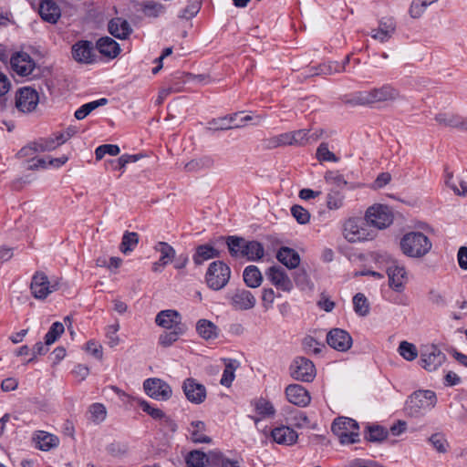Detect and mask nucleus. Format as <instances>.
Returning a JSON list of instances; mask_svg holds the SVG:
<instances>
[{
	"instance_id": "37998d69",
	"label": "nucleus",
	"mask_w": 467,
	"mask_h": 467,
	"mask_svg": "<svg viewBox=\"0 0 467 467\" xmlns=\"http://www.w3.org/2000/svg\"><path fill=\"white\" fill-rule=\"evenodd\" d=\"M389 431L379 425L368 426L365 439L370 442H381L388 437Z\"/></svg>"
},
{
	"instance_id": "13d9d810",
	"label": "nucleus",
	"mask_w": 467,
	"mask_h": 467,
	"mask_svg": "<svg viewBox=\"0 0 467 467\" xmlns=\"http://www.w3.org/2000/svg\"><path fill=\"white\" fill-rule=\"evenodd\" d=\"M291 213L300 224H306L310 220V213L308 211L300 205H293L291 207Z\"/></svg>"
},
{
	"instance_id": "5701e85b",
	"label": "nucleus",
	"mask_w": 467,
	"mask_h": 467,
	"mask_svg": "<svg viewBox=\"0 0 467 467\" xmlns=\"http://www.w3.org/2000/svg\"><path fill=\"white\" fill-rule=\"evenodd\" d=\"M72 56L78 62L92 63L95 57L92 43L89 41H78L72 47Z\"/></svg>"
},
{
	"instance_id": "e433bc0d",
	"label": "nucleus",
	"mask_w": 467,
	"mask_h": 467,
	"mask_svg": "<svg viewBox=\"0 0 467 467\" xmlns=\"http://www.w3.org/2000/svg\"><path fill=\"white\" fill-rule=\"evenodd\" d=\"M344 234L349 242L364 240V234L355 219H348L344 224Z\"/></svg>"
},
{
	"instance_id": "7c9ffc66",
	"label": "nucleus",
	"mask_w": 467,
	"mask_h": 467,
	"mask_svg": "<svg viewBox=\"0 0 467 467\" xmlns=\"http://www.w3.org/2000/svg\"><path fill=\"white\" fill-rule=\"evenodd\" d=\"M39 15L43 20L56 24L58 20V7L54 1L44 0L39 6Z\"/></svg>"
},
{
	"instance_id": "f8f14e48",
	"label": "nucleus",
	"mask_w": 467,
	"mask_h": 467,
	"mask_svg": "<svg viewBox=\"0 0 467 467\" xmlns=\"http://www.w3.org/2000/svg\"><path fill=\"white\" fill-rule=\"evenodd\" d=\"M182 389L186 399L193 404H201L206 399L207 391L205 386L193 378L184 379Z\"/></svg>"
},
{
	"instance_id": "a18cd8bd",
	"label": "nucleus",
	"mask_w": 467,
	"mask_h": 467,
	"mask_svg": "<svg viewBox=\"0 0 467 467\" xmlns=\"http://www.w3.org/2000/svg\"><path fill=\"white\" fill-rule=\"evenodd\" d=\"M245 247L244 257L250 261L260 260L265 254L263 244L257 241H248Z\"/></svg>"
},
{
	"instance_id": "69168bd1",
	"label": "nucleus",
	"mask_w": 467,
	"mask_h": 467,
	"mask_svg": "<svg viewBox=\"0 0 467 467\" xmlns=\"http://www.w3.org/2000/svg\"><path fill=\"white\" fill-rule=\"evenodd\" d=\"M56 438L48 433L42 432L37 436V444L40 450L47 451L55 445Z\"/></svg>"
},
{
	"instance_id": "3c124183",
	"label": "nucleus",
	"mask_w": 467,
	"mask_h": 467,
	"mask_svg": "<svg viewBox=\"0 0 467 467\" xmlns=\"http://www.w3.org/2000/svg\"><path fill=\"white\" fill-rule=\"evenodd\" d=\"M399 353L406 360L411 361L414 360L418 356V351L416 347L409 343L407 341L400 342L399 346Z\"/></svg>"
},
{
	"instance_id": "338daca9",
	"label": "nucleus",
	"mask_w": 467,
	"mask_h": 467,
	"mask_svg": "<svg viewBox=\"0 0 467 467\" xmlns=\"http://www.w3.org/2000/svg\"><path fill=\"white\" fill-rule=\"evenodd\" d=\"M227 121L228 117H222L213 119L212 121L209 122V124L211 125V129H213L215 130H224L241 127L240 125H230L229 122Z\"/></svg>"
},
{
	"instance_id": "4c0bfd02",
	"label": "nucleus",
	"mask_w": 467,
	"mask_h": 467,
	"mask_svg": "<svg viewBox=\"0 0 467 467\" xmlns=\"http://www.w3.org/2000/svg\"><path fill=\"white\" fill-rule=\"evenodd\" d=\"M344 70V65H339L337 62H328L320 64L317 67H311L309 70V76L331 75L333 73H338Z\"/></svg>"
},
{
	"instance_id": "f03ea898",
	"label": "nucleus",
	"mask_w": 467,
	"mask_h": 467,
	"mask_svg": "<svg viewBox=\"0 0 467 467\" xmlns=\"http://www.w3.org/2000/svg\"><path fill=\"white\" fill-rule=\"evenodd\" d=\"M432 247L429 237L420 232H410L400 239L402 253L411 258H422Z\"/></svg>"
},
{
	"instance_id": "4be33fe9",
	"label": "nucleus",
	"mask_w": 467,
	"mask_h": 467,
	"mask_svg": "<svg viewBox=\"0 0 467 467\" xmlns=\"http://www.w3.org/2000/svg\"><path fill=\"white\" fill-rule=\"evenodd\" d=\"M396 30V23L392 17H384L379 23V27L372 29L370 36L380 42L388 41Z\"/></svg>"
},
{
	"instance_id": "4d7b16f0",
	"label": "nucleus",
	"mask_w": 467,
	"mask_h": 467,
	"mask_svg": "<svg viewBox=\"0 0 467 467\" xmlns=\"http://www.w3.org/2000/svg\"><path fill=\"white\" fill-rule=\"evenodd\" d=\"M317 158L320 161H334L337 162L338 158L329 150L327 143H321L317 150Z\"/></svg>"
},
{
	"instance_id": "5fc2aeb1",
	"label": "nucleus",
	"mask_w": 467,
	"mask_h": 467,
	"mask_svg": "<svg viewBox=\"0 0 467 467\" xmlns=\"http://www.w3.org/2000/svg\"><path fill=\"white\" fill-rule=\"evenodd\" d=\"M120 150L118 145L114 144H103L99 146L96 150V159L98 161L101 160L106 154L110 156H117L119 153Z\"/></svg>"
},
{
	"instance_id": "f257e3e1",
	"label": "nucleus",
	"mask_w": 467,
	"mask_h": 467,
	"mask_svg": "<svg viewBox=\"0 0 467 467\" xmlns=\"http://www.w3.org/2000/svg\"><path fill=\"white\" fill-rule=\"evenodd\" d=\"M399 97L398 89L386 84L379 88L355 92L346 100V103L352 106H369L375 103L394 101Z\"/></svg>"
},
{
	"instance_id": "f3484780",
	"label": "nucleus",
	"mask_w": 467,
	"mask_h": 467,
	"mask_svg": "<svg viewBox=\"0 0 467 467\" xmlns=\"http://www.w3.org/2000/svg\"><path fill=\"white\" fill-rule=\"evenodd\" d=\"M327 344L337 351L345 352L352 346L351 336L344 329L333 328L327 335Z\"/></svg>"
},
{
	"instance_id": "b1692460",
	"label": "nucleus",
	"mask_w": 467,
	"mask_h": 467,
	"mask_svg": "<svg viewBox=\"0 0 467 467\" xmlns=\"http://www.w3.org/2000/svg\"><path fill=\"white\" fill-rule=\"evenodd\" d=\"M31 293L37 299H44L51 293L47 277L41 273H36L30 285Z\"/></svg>"
},
{
	"instance_id": "603ef678",
	"label": "nucleus",
	"mask_w": 467,
	"mask_h": 467,
	"mask_svg": "<svg viewBox=\"0 0 467 467\" xmlns=\"http://www.w3.org/2000/svg\"><path fill=\"white\" fill-rule=\"evenodd\" d=\"M344 204V195L337 192L332 191L327 196V206L329 210L340 209Z\"/></svg>"
},
{
	"instance_id": "49530a36",
	"label": "nucleus",
	"mask_w": 467,
	"mask_h": 467,
	"mask_svg": "<svg viewBox=\"0 0 467 467\" xmlns=\"http://www.w3.org/2000/svg\"><path fill=\"white\" fill-rule=\"evenodd\" d=\"M353 306L355 312L360 317H366L369 313V304L368 302L367 297L361 294L358 293L353 297Z\"/></svg>"
},
{
	"instance_id": "473e14b6",
	"label": "nucleus",
	"mask_w": 467,
	"mask_h": 467,
	"mask_svg": "<svg viewBox=\"0 0 467 467\" xmlns=\"http://www.w3.org/2000/svg\"><path fill=\"white\" fill-rule=\"evenodd\" d=\"M139 406L154 420H164L165 422L169 423L172 431L176 430V424L161 410L150 406L146 400H139Z\"/></svg>"
},
{
	"instance_id": "58836bf2",
	"label": "nucleus",
	"mask_w": 467,
	"mask_h": 467,
	"mask_svg": "<svg viewBox=\"0 0 467 467\" xmlns=\"http://www.w3.org/2000/svg\"><path fill=\"white\" fill-rule=\"evenodd\" d=\"M185 327H177L176 329L166 330L159 336L158 343L163 348H168L176 342L185 333Z\"/></svg>"
},
{
	"instance_id": "cd10ccee",
	"label": "nucleus",
	"mask_w": 467,
	"mask_h": 467,
	"mask_svg": "<svg viewBox=\"0 0 467 467\" xmlns=\"http://www.w3.org/2000/svg\"><path fill=\"white\" fill-rule=\"evenodd\" d=\"M190 439L194 443H210L212 439L205 434L206 425L202 420L192 421L188 428Z\"/></svg>"
},
{
	"instance_id": "bf43d9fd",
	"label": "nucleus",
	"mask_w": 467,
	"mask_h": 467,
	"mask_svg": "<svg viewBox=\"0 0 467 467\" xmlns=\"http://www.w3.org/2000/svg\"><path fill=\"white\" fill-rule=\"evenodd\" d=\"M325 180L327 183L333 184L338 188H343L348 183L344 177L337 171H327Z\"/></svg>"
},
{
	"instance_id": "680f3d73",
	"label": "nucleus",
	"mask_w": 467,
	"mask_h": 467,
	"mask_svg": "<svg viewBox=\"0 0 467 467\" xmlns=\"http://www.w3.org/2000/svg\"><path fill=\"white\" fill-rule=\"evenodd\" d=\"M255 409L256 411L264 417L273 416L275 412L273 404L264 399H261L256 402Z\"/></svg>"
},
{
	"instance_id": "4468645a",
	"label": "nucleus",
	"mask_w": 467,
	"mask_h": 467,
	"mask_svg": "<svg viewBox=\"0 0 467 467\" xmlns=\"http://www.w3.org/2000/svg\"><path fill=\"white\" fill-rule=\"evenodd\" d=\"M39 101L37 92L28 87L18 90L16 98V106L22 112H31L34 110Z\"/></svg>"
},
{
	"instance_id": "a211bd4d",
	"label": "nucleus",
	"mask_w": 467,
	"mask_h": 467,
	"mask_svg": "<svg viewBox=\"0 0 467 467\" xmlns=\"http://www.w3.org/2000/svg\"><path fill=\"white\" fill-rule=\"evenodd\" d=\"M287 400L298 407H306L311 401L309 392L299 384H290L285 389Z\"/></svg>"
},
{
	"instance_id": "7ed1b4c3",
	"label": "nucleus",
	"mask_w": 467,
	"mask_h": 467,
	"mask_svg": "<svg viewBox=\"0 0 467 467\" xmlns=\"http://www.w3.org/2000/svg\"><path fill=\"white\" fill-rule=\"evenodd\" d=\"M358 429V422L348 417H338L331 425L332 432L342 444H354L359 441Z\"/></svg>"
},
{
	"instance_id": "2f4dec72",
	"label": "nucleus",
	"mask_w": 467,
	"mask_h": 467,
	"mask_svg": "<svg viewBox=\"0 0 467 467\" xmlns=\"http://www.w3.org/2000/svg\"><path fill=\"white\" fill-rule=\"evenodd\" d=\"M224 369L220 383L224 387H230L235 378L234 372L239 368L240 362L233 358H223Z\"/></svg>"
},
{
	"instance_id": "c85d7f7f",
	"label": "nucleus",
	"mask_w": 467,
	"mask_h": 467,
	"mask_svg": "<svg viewBox=\"0 0 467 467\" xmlns=\"http://www.w3.org/2000/svg\"><path fill=\"white\" fill-rule=\"evenodd\" d=\"M97 48L100 54L109 58L116 57L119 52V45L111 37H101L97 42Z\"/></svg>"
},
{
	"instance_id": "e2e57ef3",
	"label": "nucleus",
	"mask_w": 467,
	"mask_h": 467,
	"mask_svg": "<svg viewBox=\"0 0 467 467\" xmlns=\"http://www.w3.org/2000/svg\"><path fill=\"white\" fill-rule=\"evenodd\" d=\"M291 146H305L308 144L307 130H298L291 132Z\"/></svg>"
},
{
	"instance_id": "412c9836",
	"label": "nucleus",
	"mask_w": 467,
	"mask_h": 467,
	"mask_svg": "<svg viewBox=\"0 0 467 467\" xmlns=\"http://www.w3.org/2000/svg\"><path fill=\"white\" fill-rule=\"evenodd\" d=\"M434 119L441 127L465 131L467 118L458 114L452 112H439L435 115Z\"/></svg>"
},
{
	"instance_id": "9b49d317",
	"label": "nucleus",
	"mask_w": 467,
	"mask_h": 467,
	"mask_svg": "<svg viewBox=\"0 0 467 467\" xmlns=\"http://www.w3.org/2000/svg\"><path fill=\"white\" fill-rule=\"evenodd\" d=\"M446 356L434 345L422 348L420 364L428 371L436 370L445 361Z\"/></svg>"
},
{
	"instance_id": "8fccbe9b",
	"label": "nucleus",
	"mask_w": 467,
	"mask_h": 467,
	"mask_svg": "<svg viewBox=\"0 0 467 467\" xmlns=\"http://www.w3.org/2000/svg\"><path fill=\"white\" fill-rule=\"evenodd\" d=\"M201 9V2L198 0H190L186 7L179 14V17L182 19H192Z\"/></svg>"
},
{
	"instance_id": "79ce46f5",
	"label": "nucleus",
	"mask_w": 467,
	"mask_h": 467,
	"mask_svg": "<svg viewBox=\"0 0 467 467\" xmlns=\"http://www.w3.org/2000/svg\"><path fill=\"white\" fill-rule=\"evenodd\" d=\"M139 243V234L135 232H126L122 236L119 250L124 254L132 252Z\"/></svg>"
},
{
	"instance_id": "c03bdc74",
	"label": "nucleus",
	"mask_w": 467,
	"mask_h": 467,
	"mask_svg": "<svg viewBox=\"0 0 467 467\" xmlns=\"http://www.w3.org/2000/svg\"><path fill=\"white\" fill-rule=\"evenodd\" d=\"M154 249L157 252L161 253L160 257V265H167L170 262H171L175 258V250L172 246H171L169 244L165 242H159Z\"/></svg>"
},
{
	"instance_id": "9d476101",
	"label": "nucleus",
	"mask_w": 467,
	"mask_h": 467,
	"mask_svg": "<svg viewBox=\"0 0 467 467\" xmlns=\"http://www.w3.org/2000/svg\"><path fill=\"white\" fill-rule=\"evenodd\" d=\"M143 389L149 397L157 400H168L172 395L171 386L157 378L147 379L143 382Z\"/></svg>"
},
{
	"instance_id": "0e129e2a",
	"label": "nucleus",
	"mask_w": 467,
	"mask_h": 467,
	"mask_svg": "<svg viewBox=\"0 0 467 467\" xmlns=\"http://www.w3.org/2000/svg\"><path fill=\"white\" fill-rule=\"evenodd\" d=\"M143 14L149 17H157L164 12V6L160 3H148L144 5Z\"/></svg>"
},
{
	"instance_id": "ea45409f",
	"label": "nucleus",
	"mask_w": 467,
	"mask_h": 467,
	"mask_svg": "<svg viewBox=\"0 0 467 467\" xmlns=\"http://www.w3.org/2000/svg\"><path fill=\"white\" fill-rule=\"evenodd\" d=\"M214 165V161L211 156H202L187 162L184 169L190 172H196L201 170L210 169Z\"/></svg>"
},
{
	"instance_id": "052dcab7",
	"label": "nucleus",
	"mask_w": 467,
	"mask_h": 467,
	"mask_svg": "<svg viewBox=\"0 0 467 467\" xmlns=\"http://www.w3.org/2000/svg\"><path fill=\"white\" fill-rule=\"evenodd\" d=\"M304 349L307 352H312L314 354H319L322 351V348H325L324 344L318 342L313 337H306L303 340Z\"/></svg>"
},
{
	"instance_id": "bb28decb",
	"label": "nucleus",
	"mask_w": 467,
	"mask_h": 467,
	"mask_svg": "<svg viewBox=\"0 0 467 467\" xmlns=\"http://www.w3.org/2000/svg\"><path fill=\"white\" fill-rule=\"evenodd\" d=\"M276 258L281 264L289 269H295L300 264V256L298 253L286 246H283L278 250Z\"/></svg>"
},
{
	"instance_id": "c9c22d12",
	"label": "nucleus",
	"mask_w": 467,
	"mask_h": 467,
	"mask_svg": "<svg viewBox=\"0 0 467 467\" xmlns=\"http://www.w3.org/2000/svg\"><path fill=\"white\" fill-rule=\"evenodd\" d=\"M243 276L246 285L252 288L260 286L263 281L262 274L255 265H249L245 267Z\"/></svg>"
},
{
	"instance_id": "ddd939ff",
	"label": "nucleus",
	"mask_w": 467,
	"mask_h": 467,
	"mask_svg": "<svg viewBox=\"0 0 467 467\" xmlns=\"http://www.w3.org/2000/svg\"><path fill=\"white\" fill-rule=\"evenodd\" d=\"M11 67L18 76L28 77L36 69V63L26 52H17L10 59Z\"/></svg>"
},
{
	"instance_id": "aec40b11",
	"label": "nucleus",
	"mask_w": 467,
	"mask_h": 467,
	"mask_svg": "<svg viewBox=\"0 0 467 467\" xmlns=\"http://www.w3.org/2000/svg\"><path fill=\"white\" fill-rule=\"evenodd\" d=\"M155 322L158 326L165 328L166 330L176 329L177 327H185L182 323L180 313L172 309L159 312L155 317Z\"/></svg>"
},
{
	"instance_id": "dca6fc26",
	"label": "nucleus",
	"mask_w": 467,
	"mask_h": 467,
	"mask_svg": "<svg viewBox=\"0 0 467 467\" xmlns=\"http://www.w3.org/2000/svg\"><path fill=\"white\" fill-rule=\"evenodd\" d=\"M230 304L235 310H249L256 304L255 296L246 289H235L230 296Z\"/></svg>"
},
{
	"instance_id": "864d4df0",
	"label": "nucleus",
	"mask_w": 467,
	"mask_h": 467,
	"mask_svg": "<svg viewBox=\"0 0 467 467\" xmlns=\"http://www.w3.org/2000/svg\"><path fill=\"white\" fill-rule=\"evenodd\" d=\"M88 413L90 415V420L94 422H101L105 420L107 415L106 408L101 403H94L88 409Z\"/></svg>"
},
{
	"instance_id": "774afa93",
	"label": "nucleus",
	"mask_w": 467,
	"mask_h": 467,
	"mask_svg": "<svg viewBox=\"0 0 467 467\" xmlns=\"http://www.w3.org/2000/svg\"><path fill=\"white\" fill-rule=\"evenodd\" d=\"M86 351L98 360H101L103 357V348L102 346L93 340L88 341L86 344Z\"/></svg>"
},
{
	"instance_id": "72a5a7b5",
	"label": "nucleus",
	"mask_w": 467,
	"mask_h": 467,
	"mask_svg": "<svg viewBox=\"0 0 467 467\" xmlns=\"http://www.w3.org/2000/svg\"><path fill=\"white\" fill-rule=\"evenodd\" d=\"M220 253L214 247L209 244H202L196 248V253L193 255V262L195 265H200L204 261L219 257Z\"/></svg>"
},
{
	"instance_id": "6e6d98bb",
	"label": "nucleus",
	"mask_w": 467,
	"mask_h": 467,
	"mask_svg": "<svg viewBox=\"0 0 467 467\" xmlns=\"http://www.w3.org/2000/svg\"><path fill=\"white\" fill-rule=\"evenodd\" d=\"M429 441L435 448V450L441 453H445L449 447V443L445 437L441 433L432 434L429 438Z\"/></svg>"
},
{
	"instance_id": "de8ad7c7",
	"label": "nucleus",
	"mask_w": 467,
	"mask_h": 467,
	"mask_svg": "<svg viewBox=\"0 0 467 467\" xmlns=\"http://www.w3.org/2000/svg\"><path fill=\"white\" fill-rule=\"evenodd\" d=\"M58 164V160L55 157L51 156H40L38 155L36 160L29 164V170H37V169H47L49 167H57Z\"/></svg>"
},
{
	"instance_id": "6e6552de",
	"label": "nucleus",
	"mask_w": 467,
	"mask_h": 467,
	"mask_svg": "<svg viewBox=\"0 0 467 467\" xmlns=\"http://www.w3.org/2000/svg\"><path fill=\"white\" fill-rule=\"evenodd\" d=\"M291 377L298 381L311 382L316 377L314 363L304 357L296 358L289 368Z\"/></svg>"
},
{
	"instance_id": "2eb2a0df",
	"label": "nucleus",
	"mask_w": 467,
	"mask_h": 467,
	"mask_svg": "<svg viewBox=\"0 0 467 467\" xmlns=\"http://www.w3.org/2000/svg\"><path fill=\"white\" fill-rule=\"evenodd\" d=\"M265 275L277 289L284 292H290L293 289V282L283 267L273 265L267 269Z\"/></svg>"
},
{
	"instance_id": "1a4fd4ad",
	"label": "nucleus",
	"mask_w": 467,
	"mask_h": 467,
	"mask_svg": "<svg viewBox=\"0 0 467 467\" xmlns=\"http://www.w3.org/2000/svg\"><path fill=\"white\" fill-rule=\"evenodd\" d=\"M58 147L57 139L41 140L37 142L30 143L19 150V156L29 159L30 164L33 163L39 154L55 150Z\"/></svg>"
},
{
	"instance_id": "6ab92c4d",
	"label": "nucleus",
	"mask_w": 467,
	"mask_h": 467,
	"mask_svg": "<svg viewBox=\"0 0 467 467\" xmlns=\"http://www.w3.org/2000/svg\"><path fill=\"white\" fill-rule=\"evenodd\" d=\"M58 338V321L54 322L44 337V343L37 342L32 348L33 358L28 360L32 361L37 356L46 355L49 351V347Z\"/></svg>"
},
{
	"instance_id": "f704fd0d",
	"label": "nucleus",
	"mask_w": 467,
	"mask_h": 467,
	"mask_svg": "<svg viewBox=\"0 0 467 467\" xmlns=\"http://www.w3.org/2000/svg\"><path fill=\"white\" fill-rule=\"evenodd\" d=\"M247 243L244 238L238 236H228L226 240L229 253L234 257H244Z\"/></svg>"
},
{
	"instance_id": "09e8293b",
	"label": "nucleus",
	"mask_w": 467,
	"mask_h": 467,
	"mask_svg": "<svg viewBox=\"0 0 467 467\" xmlns=\"http://www.w3.org/2000/svg\"><path fill=\"white\" fill-rule=\"evenodd\" d=\"M186 463L190 467H206V454L199 450L192 451L186 458Z\"/></svg>"
},
{
	"instance_id": "a878e982",
	"label": "nucleus",
	"mask_w": 467,
	"mask_h": 467,
	"mask_svg": "<svg viewBox=\"0 0 467 467\" xmlns=\"http://www.w3.org/2000/svg\"><path fill=\"white\" fill-rule=\"evenodd\" d=\"M109 33L117 38L126 39L132 33L129 22L121 17L112 18L108 25Z\"/></svg>"
},
{
	"instance_id": "20e7f679",
	"label": "nucleus",
	"mask_w": 467,
	"mask_h": 467,
	"mask_svg": "<svg viewBox=\"0 0 467 467\" xmlns=\"http://www.w3.org/2000/svg\"><path fill=\"white\" fill-rule=\"evenodd\" d=\"M436 402L437 398L433 391L418 390L410 396L406 410L410 415L418 417L433 409Z\"/></svg>"
},
{
	"instance_id": "39448f33",
	"label": "nucleus",
	"mask_w": 467,
	"mask_h": 467,
	"mask_svg": "<svg viewBox=\"0 0 467 467\" xmlns=\"http://www.w3.org/2000/svg\"><path fill=\"white\" fill-rule=\"evenodd\" d=\"M375 260L379 264L386 265V271L389 277V285L396 292H400L404 289V279L406 278V270L403 266L391 259L387 254H377Z\"/></svg>"
},
{
	"instance_id": "393cba45",
	"label": "nucleus",
	"mask_w": 467,
	"mask_h": 467,
	"mask_svg": "<svg viewBox=\"0 0 467 467\" xmlns=\"http://www.w3.org/2000/svg\"><path fill=\"white\" fill-rule=\"evenodd\" d=\"M271 436L276 443L287 446L296 443L298 438L297 433L287 426L275 428L271 432Z\"/></svg>"
},
{
	"instance_id": "423d86ee",
	"label": "nucleus",
	"mask_w": 467,
	"mask_h": 467,
	"mask_svg": "<svg viewBox=\"0 0 467 467\" xmlns=\"http://www.w3.org/2000/svg\"><path fill=\"white\" fill-rule=\"evenodd\" d=\"M230 277V267L222 261H215L210 264L205 275V281L211 289L217 291L228 284Z\"/></svg>"
},
{
	"instance_id": "0eeeda50",
	"label": "nucleus",
	"mask_w": 467,
	"mask_h": 467,
	"mask_svg": "<svg viewBox=\"0 0 467 467\" xmlns=\"http://www.w3.org/2000/svg\"><path fill=\"white\" fill-rule=\"evenodd\" d=\"M365 218L368 224L378 229H385L392 223L393 213L387 205L374 204L367 210Z\"/></svg>"
},
{
	"instance_id": "a19ab883",
	"label": "nucleus",
	"mask_w": 467,
	"mask_h": 467,
	"mask_svg": "<svg viewBox=\"0 0 467 467\" xmlns=\"http://www.w3.org/2000/svg\"><path fill=\"white\" fill-rule=\"evenodd\" d=\"M107 104H108V99L106 98H101L98 100H94V101L86 103L75 111L74 117L78 120L84 119L93 110H95L99 107H102Z\"/></svg>"
},
{
	"instance_id": "c756f323",
	"label": "nucleus",
	"mask_w": 467,
	"mask_h": 467,
	"mask_svg": "<svg viewBox=\"0 0 467 467\" xmlns=\"http://www.w3.org/2000/svg\"><path fill=\"white\" fill-rule=\"evenodd\" d=\"M196 331L202 338L205 340H213L218 337L220 330L212 321L200 319L196 323Z\"/></svg>"
}]
</instances>
